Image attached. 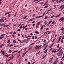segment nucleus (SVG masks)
I'll use <instances>...</instances> for the list:
<instances>
[{
  "instance_id": "f257e3e1",
  "label": "nucleus",
  "mask_w": 64,
  "mask_h": 64,
  "mask_svg": "<svg viewBox=\"0 0 64 64\" xmlns=\"http://www.w3.org/2000/svg\"><path fill=\"white\" fill-rule=\"evenodd\" d=\"M53 59V58H51L50 60V61L49 62L51 64L52 63V60Z\"/></svg>"
},
{
  "instance_id": "f03ea898",
  "label": "nucleus",
  "mask_w": 64,
  "mask_h": 64,
  "mask_svg": "<svg viewBox=\"0 0 64 64\" xmlns=\"http://www.w3.org/2000/svg\"><path fill=\"white\" fill-rule=\"evenodd\" d=\"M0 22H4V20L1 18L0 20Z\"/></svg>"
},
{
  "instance_id": "7ed1b4c3",
  "label": "nucleus",
  "mask_w": 64,
  "mask_h": 64,
  "mask_svg": "<svg viewBox=\"0 0 64 64\" xmlns=\"http://www.w3.org/2000/svg\"><path fill=\"white\" fill-rule=\"evenodd\" d=\"M56 50H57V49H56L55 50V49L53 50L52 52V53H53L54 52V53H56Z\"/></svg>"
},
{
  "instance_id": "20e7f679",
  "label": "nucleus",
  "mask_w": 64,
  "mask_h": 64,
  "mask_svg": "<svg viewBox=\"0 0 64 64\" xmlns=\"http://www.w3.org/2000/svg\"><path fill=\"white\" fill-rule=\"evenodd\" d=\"M62 51V49L60 50L59 51V52L58 53V54H59L58 55H60V53H61V51Z\"/></svg>"
},
{
  "instance_id": "39448f33",
  "label": "nucleus",
  "mask_w": 64,
  "mask_h": 64,
  "mask_svg": "<svg viewBox=\"0 0 64 64\" xmlns=\"http://www.w3.org/2000/svg\"><path fill=\"white\" fill-rule=\"evenodd\" d=\"M8 12L6 13L5 14V15H7V14H9L11 12Z\"/></svg>"
},
{
  "instance_id": "423d86ee",
  "label": "nucleus",
  "mask_w": 64,
  "mask_h": 64,
  "mask_svg": "<svg viewBox=\"0 0 64 64\" xmlns=\"http://www.w3.org/2000/svg\"><path fill=\"white\" fill-rule=\"evenodd\" d=\"M63 52H62L60 54V55H58V56H61L63 55Z\"/></svg>"
},
{
  "instance_id": "0eeeda50",
  "label": "nucleus",
  "mask_w": 64,
  "mask_h": 64,
  "mask_svg": "<svg viewBox=\"0 0 64 64\" xmlns=\"http://www.w3.org/2000/svg\"><path fill=\"white\" fill-rule=\"evenodd\" d=\"M57 63H58V62H57V61L55 60L54 62L52 64H56Z\"/></svg>"
},
{
  "instance_id": "6e6552de",
  "label": "nucleus",
  "mask_w": 64,
  "mask_h": 64,
  "mask_svg": "<svg viewBox=\"0 0 64 64\" xmlns=\"http://www.w3.org/2000/svg\"><path fill=\"white\" fill-rule=\"evenodd\" d=\"M61 48H62V47H60V48H59L58 50H56V52H58L61 49Z\"/></svg>"
},
{
  "instance_id": "1a4fd4ad",
  "label": "nucleus",
  "mask_w": 64,
  "mask_h": 64,
  "mask_svg": "<svg viewBox=\"0 0 64 64\" xmlns=\"http://www.w3.org/2000/svg\"><path fill=\"white\" fill-rule=\"evenodd\" d=\"M12 50H9L8 51V52L10 53H12Z\"/></svg>"
},
{
  "instance_id": "9d476101",
  "label": "nucleus",
  "mask_w": 64,
  "mask_h": 64,
  "mask_svg": "<svg viewBox=\"0 0 64 64\" xmlns=\"http://www.w3.org/2000/svg\"><path fill=\"white\" fill-rule=\"evenodd\" d=\"M41 23V22H38V23H37L36 25H40V23Z\"/></svg>"
},
{
  "instance_id": "9b49d317",
  "label": "nucleus",
  "mask_w": 64,
  "mask_h": 64,
  "mask_svg": "<svg viewBox=\"0 0 64 64\" xmlns=\"http://www.w3.org/2000/svg\"><path fill=\"white\" fill-rule=\"evenodd\" d=\"M48 24V22L47 20H45V22H44V25H46L47 24Z\"/></svg>"
},
{
  "instance_id": "f8f14e48",
  "label": "nucleus",
  "mask_w": 64,
  "mask_h": 64,
  "mask_svg": "<svg viewBox=\"0 0 64 64\" xmlns=\"http://www.w3.org/2000/svg\"><path fill=\"white\" fill-rule=\"evenodd\" d=\"M9 25H5L4 26V27H8V26H9Z\"/></svg>"
},
{
  "instance_id": "ddd939ff",
  "label": "nucleus",
  "mask_w": 64,
  "mask_h": 64,
  "mask_svg": "<svg viewBox=\"0 0 64 64\" xmlns=\"http://www.w3.org/2000/svg\"><path fill=\"white\" fill-rule=\"evenodd\" d=\"M48 50V49H47L46 50H45L44 52V53L46 54L47 52V51Z\"/></svg>"
},
{
  "instance_id": "4468645a",
  "label": "nucleus",
  "mask_w": 64,
  "mask_h": 64,
  "mask_svg": "<svg viewBox=\"0 0 64 64\" xmlns=\"http://www.w3.org/2000/svg\"><path fill=\"white\" fill-rule=\"evenodd\" d=\"M5 53V52H4V51L3 50L2 51V52L1 53V54H3V55H4V53Z\"/></svg>"
},
{
  "instance_id": "2eb2a0df",
  "label": "nucleus",
  "mask_w": 64,
  "mask_h": 64,
  "mask_svg": "<svg viewBox=\"0 0 64 64\" xmlns=\"http://www.w3.org/2000/svg\"><path fill=\"white\" fill-rule=\"evenodd\" d=\"M38 47L37 46V45H36V47L35 48V49H37V48H38Z\"/></svg>"
},
{
  "instance_id": "dca6fc26",
  "label": "nucleus",
  "mask_w": 64,
  "mask_h": 64,
  "mask_svg": "<svg viewBox=\"0 0 64 64\" xmlns=\"http://www.w3.org/2000/svg\"><path fill=\"white\" fill-rule=\"evenodd\" d=\"M17 12H16L15 13V14L14 15V17H15V16H16V14H17Z\"/></svg>"
},
{
  "instance_id": "f3484780",
  "label": "nucleus",
  "mask_w": 64,
  "mask_h": 64,
  "mask_svg": "<svg viewBox=\"0 0 64 64\" xmlns=\"http://www.w3.org/2000/svg\"><path fill=\"white\" fill-rule=\"evenodd\" d=\"M18 52V50H16L14 52H12V53L13 54V53H15V52Z\"/></svg>"
},
{
  "instance_id": "a211bd4d",
  "label": "nucleus",
  "mask_w": 64,
  "mask_h": 64,
  "mask_svg": "<svg viewBox=\"0 0 64 64\" xmlns=\"http://www.w3.org/2000/svg\"><path fill=\"white\" fill-rule=\"evenodd\" d=\"M51 22H52V20H50V21L49 22L48 24H50V23H51Z\"/></svg>"
},
{
  "instance_id": "6ab92c4d",
  "label": "nucleus",
  "mask_w": 64,
  "mask_h": 64,
  "mask_svg": "<svg viewBox=\"0 0 64 64\" xmlns=\"http://www.w3.org/2000/svg\"><path fill=\"white\" fill-rule=\"evenodd\" d=\"M41 47H42V46L40 45V46L38 47V48H37V49H40V48H41Z\"/></svg>"
},
{
  "instance_id": "aec40b11",
  "label": "nucleus",
  "mask_w": 64,
  "mask_h": 64,
  "mask_svg": "<svg viewBox=\"0 0 64 64\" xmlns=\"http://www.w3.org/2000/svg\"><path fill=\"white\" fill-rule=\"evenodd\" d=\"M60 14H58V15L57 16H56V18H58V17H59V16L60 15Z\"/></svg>"
},
{
  "instance_id": "412c9836",
  "label": "nucleus",
  "mask_w": 64,
  "mask_h": 64,
  "mask_svg": "<svg viewBox=\"0 0 64 64\" xmlns=\"http://www.w3.org/2000/svg\"><path fill=\"white\" fill-rule=\"evenodd\" d=\"M54 23H55V21L53 20V21L52 22V23L51 24L52 25V24H54Z\"/></svg>"
},
{
  "instance_id": "4be33fe9",
  "label": "nucleus",
  "mask_w": 64,
  "mask_h": 64,
  "mask_svg": "<svg viewBox=\"0 0 64 64\" xmlns=\"http://www.w3.org/2000/svg\"><path fill=\"white\" fill-rule=\"evenodd\" d=\"M64 29V28H63V27H62V29H61V30H62V32H63V30Z\"/></svg>"
},
{
  "instance_id": "5701e85b",
  "label": "nucleus",
  "mask_w": 64,
  "mask_h": 64,
  "mask_svg": "<svg viewBox=\"0 0 64 64\" xmlns=\"http://www.w3.org/2000/svg\"><path fill=\"white\" fill-rule=\"evenodd\" d=\"M12 46H13V45L12 44H11L9 46V47H12Z\"/></svg>"
},
{
  "instance_id": "b1692460",
  "label": "nucleus",
  "mask_w": 64,
  "mask_h": 64,
  "mask_svg": "<svg viewBox=\"0 0 64 64\" xmlns=\"http://www.w3.org/2000/svg\"><path fill=\"white\" fill-rule=\"evenodd\" d=\"M13 32L12 31L11 32H10V34H13Z\"/></svg>"
},
{
  "instance_id": "393cba45",
  "label": "nucleus",
  "mask_w": 64,
  "mask_h": 64,
  "mask_svg": "<svg viewBox=\"0 0 64 64\" xmlns=\"http://www.w3.org/2000/svg\"><path fill=\"white\" fill-rule=\"evenodd\" d=\"M35 33L36 34H39V32H38V31H36Z\"/></svg>"
},
{
  "instance_id": "a878e982",
  "label": "nucleus",
  "mask_w": 64,
  "mask_h": 64,
  "mask_svg": "<svg viewBox=\"0 0 64 64\" xmlns=\"http://www.w3.org/2000/svg\"><path fill=\"white\" fill-rule=\"evenodd\" d=\"M13 42L14 43H16V40H13Z\"/></svg>"
},
{
  "instance_id": "bb28decb",
  "label": "nucleus",
  "mask_w": 64,
  "mask_h": 64,
  "mask_svg": "<svg viewBox=\"0 0 64 64\" xmlns=\"http://www.w3.org/2000/svg\"><path fill=\"white\" fill-rule=\"evenodd\" d=\"M22 25H21L20 26V29H22Z\"/></svg>"
},
{
  "instance_id": "cd10ccee",
  "label": "nucleus",
  "mask_w": 64,
  "mask_h": 64,
  "mask_svg": "<svg viewBox=\"0 0 64 64\" xmlns=\"http://www.w3.org/2000/svg\"><path fill=\"white\" fill-rule=\"evenodd\" d=\"M25 38H27L28 40H27V41L28 42H29V40H28V37H25Z\"/></svg>"
},
{
  "instance_id": "c85d7f7f",
  "label": "nucleus",
  "mask_w": 64,
  "mask_h": 64,
  "mask_svg": "<svg viewBox=\"0 0 64 64\" xmlns=\"http://www.w3.org/2000/svg\"><path fill=\"white\" fill-rule=\"evenodd\" d=\"M10 42V40H9L7 42V43H9Z\"/></svg>"
},
{
  "instance_id": "c756f323",
  "label": "nucleus",
  "mask_w": 64,
  "mask_h": 64,
  "mask_svg": "<svg viewBox=\"0 0 64 64\" xmlns=\"http://www.w3.org/2000/svg\"><path fill=\"white\" fill-rule=\"evenodd\" d=\"M2 24L1 23H0V25H2V26H3V25H5V24Z\"/></svg>"
},
{
  "instance_id": "7c9ffc66",
  "label": "nucleus",
  "mask_w": 64,
  "mask_h": 64,
  "mask_svg": "<svg viewBox=\"0 0 64 64\" xmlns=\"http://www.w3.org/2000/svg\"><path fill=\"white\" fill-rule=\"evenodd\" d=\"M43 26H42V27H41L40 28V30H42L43 29Z\"/></svg>"
},
{
  "instance_id": "2f4dec72",
  "label": "nucleus",
  "mask_w": 64,
  "mask_h": 64,
  "mask_svg": "<svg viewBox=\"0 0 64 64\" xmlns=\"http://www.w3.org/2000/svg\"><path fill=\"white\" fill-rule=\"evenodd\" d=\"M27 17V16H26L24 18V19H26V18Z\"/></svg>"
},
{
  "instance_id": "473e14b6",
  "label": "nucleus",
  "mask_w": 64,
  "mask_h": 64,
  "mask_svg": "<svg viewBox=\"0 0 64 64\" xmlns=\"http://www.w3.org/2000/svg\"><path fill=\"white\" fill-rule=\"evenodd\" d=\"M60 45V44H58L57 47V48H59Z\"/></svg>"
},
{
  "instance_id": "72a5a7b5",
  "label": "nucleus",
  "mask_w": 64,
  "mask_h": 64,
  "mask_svg": "<svg viewBox=\"0 0 64 64\" xmlns=\"http://www.w3.org/2000/svg\"><path fill=\"white\" fill-rule=\"evenodd\" d=\"M8 17H10L11 15H10V14H8Z\"/></svg>"
},
{
  "instance_id": "f704fd0d",
  "label": "nucleus",
  "mask_w": 64,
  "mask_h": 64,
  "mask_svg": "<svg viewBox=\"0 0 64 64\" xmlns=\"http://www.w3.org/2000/svg\"><path fill=\"white\" fill-rule=\"evenodd\" d=\"M64 20V18L63 17V18H62V22H63Z\"/></svg>"
},
{
  "instance_id": "c9c22d12",
  "label": "nucleus",
  "mask_w": 64,
  "mask_h": 64,
  "mask_svg": "<svg viewBox=\"0 0 64 64\" xmlns=\"http://www.w3.org/2000/svg\"><path fill=\"white\" fill-rule=\"evenodd\" d=\"M48 7V6H46L44 7V8H47Z\"/></svg>"
},
{
  "instance_id": "e433bc0d",
  "label": "nucleus",
  "mask_w": 64,
  "mask_h": 64,
  "mask_svg": "<svg viewBox=\"0 0 64 64\" xmlns=\"http://www.w3.org/2000/svg\"><path fill=\"white\" fill-rule=\"evenodd\" d=\"M32 39H34V36H32Z\"/></svg>"
},
{
  "instance_id": "4c0bfd02",
  "label": "nucleus",
  "mask_w": 64,
  "mask_h": 64,
  "mask_svg": "<svg viewBox=\"0 0 64 64\" xmlns=\"http://www.w3.org/2000/svg\"><path fill=\"white\" fill-rule=\"evenodd\" d=\"M4 35H5V34H2L1 36H0V37H2V36H4Z\"/></svg>"
},
{
  "instance_id": "58836bf2",
  "label": "nucleus",
  "mask_w": 64,
  "mask_h": 64,
  "mask_svg": "<svg viewBox=\"0 0 64 64\" xmlns=\"http://www.w3.org/2000/svg\"><path fill=\"white\" fill-rule=\"evenodd\" d=\"M54 15H53V16H52L50 18H52L53 17H54Z\"/></svg>"
},
{
  "instance_id": "ea45409f",
  "label": "nucleus",
  "mask_w": 64,
  "mask_h": 64,
  "mask_svg": "<svg viewBox=\"0 0 64 64\" xmlns=\"http://www.w3.org/2000/svg\"><path fill=\"white\" fill-rule=\"evenodd\" d=\"M58 58H57L56 59V61H57V62H58Z\"/></svg>"
},
{
  "instance_id": "a19ab883",
  "label": "nucleus",
  "mask_w": 64,
  "mask_h": 64,
  "mask_svg": "<svg viewBox=\"0 0 64 64\" xmlns=\"http://www.w3.org/2000/svg\"><path fill=\"white\" fill-rule=\"evenodd\" d=\"M37 36H36L34 38L35 39H37Z\"/></svg>"
},
{
  "instance_id": "79ce46f5",
  "label": "nucleus",
  "mask_w": 64,
  "mask_h": 64,
  "mask_svg": "<svg viewBox=\"0 0 64 64\" xmlns=\"http://www.w3.org/2000/svg\"><path fill=\"white\" fill-rule=\"evenodd\" d=\"M45 57H46V56H44V57H43V58H42V59H43L44 58H45Z\"/></svg>"
},
{
  "instance_id": "37998d69",
  "label": "nucleus",
  "mask_w": 64,
  "mask_h": 64,
  "mask_svg": "<svg viewBox=\"0 0 64 64\" xmlns=\"http://www.w3.org/2000/svg\"><path fill=\"white\" fill-rule=\"evenodd\" d=\"M52 8H51V9L49 10H48V11H47V12H49V11H50L51 10H52Z\"/></svg>"
},
{
  "instance_id": "c03bdc74",
  "label": "nucleus",
  "mask_w": 64,
  "mask_h": 64,
  "mask_svg": "<svg viewBox=\"0 0 64 64\" xmlns=\"http://www.w3.org/2000/svg\"><path fill=\"white\" fill-rule=\"evenodd\" d=\"M62 18H63V17H62L61 18H60L59 20V21H60V20H62Z\"/></svg>"
},
{
  "instance_id": "a18cd8bd",
  "label": "nucleus",
  "mask_w": 64,
  "mask_h": 64,
  "mask_svg": "<svg viewBox=\"0 0 64 64\" xmlns=\"http://www.w3.org/2000/svg\"><path fill=\"white\" fill-rule=\"evenodd\" d=\"M2 0H0V4H2Z\"/></svg>"
},
{
  "instance_id": "49530a36",
  "label": "nucleus",
  "mask_w": 64,
  "mask_h": 64,
  "mask_svg": "<svg viewBox=\"0 0 64 64\" xmlns=\"http://www.w3.org/2000/svg\"><path fill=\"white\" fill-rule=\"evenodd\" d=\"M61 42L62 43H63V39H62L61 40Z\"/></svg>"
},
{
  "instance_id": "de8ad7c7",
  "label": "nucleus",
  "mask_w": 64,
  "mask_h": 64,
  "mask_svg": "<svg viewBox=\"0 0 64 64\" xmlns=\"http://www.w3.org/2000/svg\"><path fill=\"white\" fill-rule=\"evenodd\" d=\"M47 16H46L44 18V19H47Z\"/></svg>"
},
{
  "instance_id": "09e8293b",
  "label": "nucleus",
  "mask_w": 64,
  "mask_h": 64,
  "mask_svg": "<svg viewBox=\"0 0 64 64\" xmlns=\"http://www.w3.org/2000/svg\"><path fill=\"white\" fill-rule=\"evenodd\" d=\"M42 26L43 27H45V26L44 25H42Z\"/></svg>"
},
{
  "instance_id": "8fccbe9b",
  "label": "nucleus",
  "mask_w": 64,
  "mask_h": 64,
  "mask_svg": "<svg viewBox=\"0 0 64 64\" xmlns=\"http://www.w3.org/2000/svg\"><path fill=\"white\" fill-rule=\"evenodd\" d=\"M38 25H37V24L36 25V28H38Z\"/></svg>"
},
{
  "instance_id": "3c124183",
  "label": "nucleus",
  "mask_w": 64,
  "mask_h": 64,
  "mask_svg": "<svg viewBox=\"0 0 64 64\" xmlns=\"http://www.w3.org/2000/svg\"><path fill=\"white\" fill-rule=\"evenodd\" d=\"M62 0H60V1L58 2L59 3H60V2H62Z\"/></svg>"
},
{
  "instance_id": "603ef678",
  "label": "nucleus",
  "mask_w": 64,
  "mask_h": 64,
  "mask_svg": "<svg viewBox=\"0 0 64 64\" xmlns=\"http://www.w3.org/2000/svg\"><path fill=\"white\" fill-rule=\"evenodd\" d=\"M55 38H54V39L52 42H53L54 41H55Z\"/></svg>"
},
{
  "instance_id": "864d4df0",
  "label": "nucleus",
  "mask_w": 64,
  "mask_h": 64,
  "mask_svg": "<svg viewBox=\"0 0 64 64\" xmlns=\"http://www.w3.org/2000/svg\"><path fill=\"white\" fill-rule=\"evenodd\" d=\"M5 56H6V57H8V55H7L6 54H5Z\"/></svg>"
},
{
  "instance_id": "5fc2aeb1",
  "label": "nucleus",
  "mask_w": 64,
  "mask_h": 64,
  "mask_svg": "<svg viewBox=\"0 0 64 64\" xmlns=\"http://www.w3.org/2000/svg\"><path fill=\"white\" fill-rule=\"evenodd\" d=\"M22 28L24 29H25V26H23L22 27Z\"/></svg>"
},
{
  "instance_id": "6e6d98bb",
  "label": "nucleus",
  "mask_w": 64,
  "mask_h": 64,
  "mask_svg": "<svg viewBox=\"0 0 64 64\" xmlns=\"http://www.w3.org/2000/svg\"><path fill=\"white\" fill-rule=\"evenodd\" d=\"M18 31H20V28L18 29L17 30Z\"/></svg>"
},
{
  "instance_id": "4d7b16f0",
  "label": "nucleus",
  "mask_w": 64,
  "mask_h": 64,
  "mask_svg": "<svg viewBox=\"0 0 64 64\" xmlns=\"http://www.w3.org/2000/svg\"><path fill=\"white\" fill-rule=\"evenodd\" d=\"M46 42H45V44H44V46H45V45H46Z\"/></svg>"
},
{
  "instance_id": "13d9d810",
  "label": "nucleus",
  "mask_w": 64,
  "mask_h": 64,
  "mask_svg": "<svg viewBox=\"0 0 64 64\" xmlns=\"http://www.w3.org/2000/svg\"><path fill=\"white\" fill-rule=\"evenodd\" d=\"M61 36H61L59 38V40H61Z\"/></svg>"
},
{
  "instance_id": "bf43d9fd",
  "label": "nucleus",
  "mask_w": 64,
  "mask_h": 64,
  "mask_svg": "<svg viewBox=\"0 0 64 64\" xmlns=\"http://www.w3.org/2000/svg\"><path fill=\"white\" fill-rule=\"evenodd\" d=\"M52 46H49V48H52Z\"/></svg>"
},
{
  "instance_id": "052dcab7",
  "label": "nucleus",
  "mask_w": 64,
  "mask_h": 64,
  "mask_svg": "<svg viewBox=\"0 0 64 64\" xmlns=\"http://www.w3.org/2000/svg\"><path fill=\"white\" fill-rule=\"evenodd\" d=\"M28 52V51H26L25 53V54H26L27 53V52Z\"/></svg>"
},
{
  "instance_id": "680f3d73",
  "label": "nucleus",
  "mask_w": 64,
  "mask_h": 64,
  "mask_svg": "<svg viewBox=\"0 0 64 64\" xmlns=\"http://www.w3.org/2000/svg\"><path fill=\"white\" fill-rule=\"evenodd\" d=\"M46 3H45L43 6H45V5H46Z\"/></svg>"
},
{
  "instance_id": "e2e57ef3",
  "label": "nucleus",
  "mask_w": 64,
  "mask_h": 64,
  "mask_svg": "<svg viewBox=\"0 0 64 64\" xmlns=\"http://www.w3.org/2000/svg\"><path fill=\"white\" fill-rule=\"evenodd\" d=\"M56 6H57V5H54V7H56Z\"/></svg>"
},
{
  "instance_id": "0e129e2a",
  "label": "nucleus",
  "mask_w": 64,
  "mask_h": 64,
  "mask_svg": "<svg viewBox=\"0 0 64 64\" xmlns=\"http://www.w3.org/2000/svg\"><path fill=\"white\" fill-rule=\"evenodd\" d=\"M35 63V61H34V62L32 64H34V63Z\"/></svg>"
},
{
  "instance_id": "69168bd1",
  "label": "nucleus",
  "mask_w": 64,
  "mask_h": 64,
  "mask_svg": "<svg viewBox=\"0 0 64 64\" xmlns=\"http://www.w3.org/2000/svg\"><path fill=\"white\" fill-rule=\"evenodd\" d=\"M28 29V28H26V29H25V30L26 31Z\"/></svg>"
},
{
  "instance_id": "338daca9",
  "label": "nucleus",
  "mask_w": 64,
  "mask_h": 64,
  "mask_svg": "<svg viewBox=\"0 0 64 64\" xmlns=\"http://www.w3.org/2000/svg\"><path fill=\"white\" fill-rule=\"evenodd\" d=\"M16 33V32H14L13 34H15Z\"/></svg>"
},
{
  "instance_id": "774afa93",
  "label": "nucleus",
  "mask_w": 64,
  "mask_h": 64,
  "mask_svg": "<svg viewBox=\"0 0 64 64\" xmlns=\"http://www.w3.org/2000/svg\"><path fill=\"white\" fill-rule=\"evenodd\" d=\"M63 64V62H61L60 63V64Z\"/></svg>"
}]
</instances>
